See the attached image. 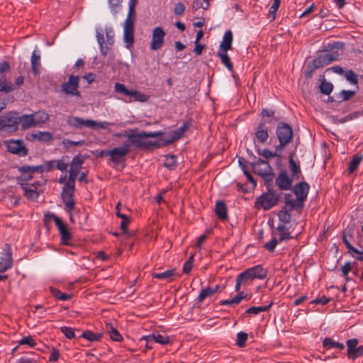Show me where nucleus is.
<instances>
[{
  "label": "nucleus",
  "instance_id": "nucleus-1",
  "mask_svg": "<svg viewBox=\"0 0 363 363\" xmlns=\"http://www.w3.org/2000/svg\"><path fill=\"white\" fill-rule=\"evenodd\" d=\"M164 132L157 131V132H145L143 131L139 133H132L124 135L125 137L128 138L126 143L130 144V147L131 145L135 147L143 150H150L152 147H160L162 146V143L160 141L159 142H151L147 140L149 138H158L163 135Z\"/></svg>",
  "mask_w": 363,
  "mask_h": 363
},
{
  "label": "nucleus",
  "instance_id": "nucleus-2",
  "mask_svg": "<svg viewBox=\"0 0 363 363\" xmlns=\"http://www.w3.org/2000/svg\"><path fill=\"white\" fill-rule=\"evenodd\" d=\"M135 21V7L129 6V11L123 26V40L125 47L130 48L134 43V23Z\"/></svg>",
  "mask_w": 363,
  "mask_h": 363
},
{
  "label": "nucleus",
  "instance_id": "nucleus-3",
  "mask_svg": "<svg viewBox=\"0 0 363 363\" xmlns=\"http://www.w3.org/2000/svg\"><path fill=\"white\" fill-rule=\"evenodd\" d=\"M67 123L73 128H81L89 127L93 129H106L111 124L108 122H96L91 119H83L79 117L69 116L67 118Z\"/></svg>",
  "mask_w": 363,
  "mask_h": 363
},
{
  "label": "nucleus",
  "instance_id": "nucleus-4",
  "mask_svg": "<svg viewBox=\"0 0 363 363\" xmlns=\"http://www.w3.org/2000/svg\"><path fill=\"white\" fill-rule=\"evenodd\" d=\"M18 125L17 113L8 112L0 116V131L13 133L18 130Z\"/></svg>",
  "mask_w": 363,
  "mask_h": 363
},
{
  "label": "nucleus",
  "instance_id": "nucleus-5",
  "mask_svg": "<svg viewBox=\"0 0 363 363\" xmlns=\"http://www.w3.org/2000/svg\"><path fill=\"white\" fill-rule=\"evenodd\" d=\"M279 197V194L274 191H267V192L257 199L255 203L256 208L258 209L269 210L277 204Z\"/></svg>",
  "mask_w": 363,
  "mask_h": 363
},
{
  "label": "nucleus",
  "instance_id": "nucleus-6",
  "mask_svg": "<svg viewBox=\"0 0 363 363\" xmlns=\"http://www.w3.org/2000/svg\"><path fill=\"white\" fill-rule=\"evenodd\" d=\"M277 138L280 142L277 146V150H281L284 147L289 144L293 138V130L291 126L284 123H280L277 129Z\"/></svg>",
  "mask_w": 363,
  "mask_h": 363
},
{
  "label": "nucleus",
  "instance_id": "nucleus-7",
  "mask_svg": "<svg viewBox=\"0 0 363 363\" xmlns=\"http://www.w3.org/2000/svg\"><path fill=\"white\" fill-rule=\"evenodd\" d=\"M79 85V77L78 76H70L67 82L61 85V91L66 95L75 96L80 97V93L78 91Z\"/></svg>",
  "mask_w": 363,
  "mask_h": 363
},
{
  "label": "nucleus",
  "instance_id": "nucleus-8",
  "mask_svg": "<svg viewBox=\"0 0 363 363\" xmlns=\"http://www.w3.org/2000/svg\"><path fill=\"white\" fill-rule=\"evenodd\" d=\"M340 54L337 51H331L319 55L313 61L315 68L323 67L330 63L338 60Z\"/></svg>",
  "mask_w": 363,
  "mask_h": 363
},
{
  "label": "nucleus",
  "instance_id": "nucleus-9",
  "mask_svg": "<svg viewBox=\"0 0 363 363\" xmlns=\"http://www.w3.org/2000/svg\"><path fill=\"white\" fill-rule=\"evenodd\" d=\"M165 32L162 27H156L152 30V40L150 43V49L157 50L160 49L164 43Z\"/></svg>",
  "mask_w": 363,
  "mask_h": 363
},
{
  "label": "nucleus",
  "instance_id": "nucleus-10",
  "mask_svg": "<svg viewBox=\"0 0 363 363\" xmlns=\"http://www.w3.org/2000/svg\"><path fill=\"white\" fill-rule=\"evenodd\" d=\"M130 144L125 141L121 147L111 150V160L116 164L119 163L130 152Z\"/></svg>",
  "mask_w": 363,
  "mask_h": 363
},
{
  "label": "nucleus",
  "instance_id": "nucleus-11",
  "mask_svg": "<svg viewBox=\"0 0 363 363\" xmlns=\"http://www.w3.org/2000/svg\"><path fill=\"white\" fill-rule=\"evenodd\" d=\"M6 146L8 151L13 154L20 156H26L28 154V150L22 140H11L7 143Z\"/></svg>",
  "mask_w": 363,
  "mask_h": 363
},
{
  "label": "nucleus",
  "instance_id": "nucleus-12",
  "mask_svg": "<svg viewBox=\"0 0 363 363\" xmlns=\"http://www.w3.org/2000/svg\"><path fill=\"white\" fill-rule=\"evenodd\" d=\"M251 164L254 172L258 174L262 177L265 176L268 172H272V168L268 162H266L264 160L259 159Z\"/></svg>",
  "mask_w": 363,
  "mask_h": 363
},
{
  "label": "nucleus",
  "instance_id": "nucleus-13",
  "mask_svg": "<svg viewBox=\"0 0 363 363\" xmlns=\"http://www.w3.org/2000/svg\"><path fill=\"white\" fill-rule=\"evenodd\" d=\"M294 178H290L286 172H281L276 179V184L281 190H289L292 186Z\"/></svg>",
  "mask_w": 363,
  "mask_h": 363
},
{
  "label": "nucleus",
  "instance_id": "nucleus-14",
  "mask_svg": "<svg viewBox=\"0 0 363 363\" xmlns=\"http://www.w3.org/2000/svg\"><path fill=\"white\" fill-rule=\"evenodd\" d=\"M13 264V258L11 251H2L0 252V273L9 269Z\"/></svg>",
  "mask_w": 363,
  "mask_h": 363
},
{
  "label": "nucleus",
  "instance_id": "nucleus-15",
  "mask_svg": "<svg viewBox=\"0 0 363 363\" xmlns=\"http://www.w3.org/2000/svg\"><path fill=\"white\" fill-rule=\"evenodd\" d=\"M51 217L53 218L55 224L60 233L62 242L64 244H67V241L69 240L71 237L70 233L67 228V225L65 224L59 217L55 215H51Z\"/></svg>",
  "mask_w": 363,
  "mask_h": 363
},
{
  "label": "nucleus",
  "instance_id": "nucleus-16",
  "mask_svg": "<svg viewBox=\"0 0 363 363\" xmlns=\"http://www.w3.org/2000/svg\"><path fill=\"white\" fill-rule=\"evenodd\" d=\"M308 191L309 185L306 182H300L299 184L295 185L293 189V191L295 194L296 198L303 203L307 198Z\"/></svg>",
  "mask_w": 363,
  "mask_h": 363
},
{
  "label": "nucleus",
  "instance_id": "nucleus-17",
  "mask_svg": "<svg viewBox=\"0 0 363 363\" xmlns=\"http://www.w3.org/2000/svg\"><path fill=\"white\" fill-rule=\"evenodd\" d=\"M303 207V201H301V200L297 198L296 199H293L292 195L290 194L285 195V208L289 209V211H292L293 209H301Z\"/></svg>",
  "mask_w": 363,
  "mask_h": 363
},
{
  "label": "nucleus",
  "instance_id": "nucleus-18",
  "mask_svg": "<svg viewBox=\"0 0 363 363\" xmlns=\"http://www.w3.org/2000/svg\"><path fill=\"white\" fill-rule=\"evenodd\" d=\"M18 121H19V125L21 124L22 130H26L30 128L31 127L36 126L35 118L32 114H24L21 117L18 116Z\"/></svg>",
  "mask_w": 363,
  "mask_h": 363
},
{
  "label": "nucleus",
  "instance_id": "nucleus-19",
  "mask_svg": "<svg viewBox=\"0 0 363 363\" xmlns=\"http://www.w3.org/2000/svg\"><path fill=\"white\" fill-rule=\"evenodd\" d=\"M232 42H233V33L228 30H227L223 36V40L220 45L219 51H225L232 50Z\"/></svg>",
  "mask_w": 363,
  "mask_h": 363
},
{
  "label": "nucleus",
  "instance_id": "nucleus-20",
  "mask_svg": "<svg viewBox=\"0 0 363 363\" xmlns=\"http://www.w3.org/2000/svg\"><path fill=\"white\" fill-rule=\"evenodd\" d=\"M143 340H152L161 345H167L169 342V337L168 336L163 335L159 333H153L152 335L144 336L141 338L140 341H143Z\"/></svg>",
  "mask_w": 363,
  "mask_h": 363
},
{
  "label": "nucleus",
  "instance_id": "nucleus-21",
  "mask_svg": "<svg viewBox=\"0 0 363 363\" xmlns=\"http://www.w3.org/2000/svg\"><path fill=\"white\" fill-rule=\"evenodd\" d=\"M21 188L24 191L25 196L29 199H36L39 196V192L37 191V186L35 184L21 185Z\"/></svg>",
  "mask_w": 363,
  "mask_h": 363
},
{
  "label": "nucleus",
  "instance_id": "nucleus-22",
  "mask_svg": "<svg viewBox=\"0 0 363 363\" xmlns=\"http://www.w3.org/2000/svg\"><path fill=\"white\" fill-rule=\"evenodd\" d=\"M83 162L84 158L82 157L80 155L75 156L70 163L69 173H74L78 175L82 169Z\"/></svg>",
  "mask_w": 363,
  "mask_h": 363
},
{
  "label": "nucleus",
  "instance_id": "nucleus-23",
  "mask_svg": "<svg viewBox=\"0 0 363 363\" xmlns=\"http://www.w3.org/2000/svg\"><path fill=\"white\" fill-rule=\"evenodd\" d=\"M16 89V86L12 84L11 82L7 80L5 75H2L0 77V92L8 94L13 91Z\"/></svg>",
  "mask_w": 363,
  "mask_h": 363
},
{
  "label": "nucleus",
  "instance_id": "nucleus-24",
  "mask_svg": "<svg viewBox=\"0 0 363 363\" xmlns=\"http://www.w3.org/2000/svg\"><path fill=\"white\" fill-rule=\"evenodd\" d=\"M176 274L175 269H171L169 270H167L166 272H161V273H155L153 272L152 274V276L153 278L158 279H164L167 280L168 281H172L174 280V277Z\"/></svg>",
  "mask_w": 363,
  "mask_h": 363
},
{
  "label": "nucleus",
  "instance_id": "nucleus-25",
  "mask_svg": "<svg viewBox=\"0 0 363 363\" xmlns=\"http://www.w3.org/2000/svg\"><path fill=\"white\" fill-rule=\"evenodd\" d=\"M215 212L220 219L225 220L228 218L227 207L223 201L216 202Z\"/></svg>",
  "mask_w": 363,
  "mask_h": 363
},
{
  "label": "nucleus",
  "instance_id": "nucleus-26",
  "mask_svg": "<svg viewBox=\"0 0 363 363\" xmlns=\"http://www.w3.org/2000/svg\"><path fill=\"white\" fill-rule=\"evenodd\" d=\"M249 269L251 271L254 279H263L267 275V269L263 268L262 265H257L249 268Z\"/></svg>",
  "mask_w": 363,
  "mask_h": 363
},
{
  "label": "nucleus",
  "instance_id": "nucleus-27",
  "mask_svg": "<svg viewBox=\"0 0 363 363\" xmlns=\"http://www.w3.org/2000/svg\"><path fill=\"white\" fill-rule=\"evenodd\" d=\"M106 330L109 334L111 340L118 342L123 340L121 335L118 333L116 328H114L111 323H106Z\"/></svg>",
  "mask_w": 363,
  "mask_h": 363
},
{
  "label": "nucleus",
  "instance_id": "nucleus-28",
  "mask_svg": "<svg viewBox=\"0 0 363 363\" xmlns=\"http://www.w3.org/2000/svg\"><path fill=\"white\" fill-rule=\"evenodd\" d=\"M255 136L260 143H264L266 142L269 137V134L264 123H260L255 133Z\"/></svg>",
  "mask_w": 363,
  "mask_h": 363
},
{
  "label": "nucleus",
  "instance_id": "nucleus-29",
  "mask_svg": "<svg viewBox=\"0 0 363 363\" xmlns=\"http://www.w3.org/2000/svg\"><path fill=\"white\" fill-rule=\"evenodd\" d=\"M18 171L22 174L26 173H35L37 172H43L45 171L44 164L38 166H28L24 165L18 168Z\"/></svg>",
  "mask_w": 363,
  "mask_h": 363
},
{
  "label": "nucleus",
  "instance_id": "nucleus-30",
  "mask_svg": "<svg viewBox=\"0 0 363 363\" xmlns=\"http://www.w3.org/2000/svg\"><path fill=\"white\" fill-rule=\"evenodd\" d=\"M218 286H216L214 288L208 286L203 289L197 298L198 301L202 302L206 298L213 296L218 291Z\"/></svg>",
  "mask_w": 363,
  "mask_h": 363
},
{
  "label": "nucleus",
  "instance_id": "nucleus-31",
  "mask_svg": "<svg viewBox=\"0 0 363 363\" xmlns=\"http://www.w3.org/2000/svg\"><path fill=\"white\" fill-rule=\"evenodd\" d=\"M40 67V56L36 54L35 51H34L32 54L31 57V68L32 72L35 75L39 74V69Z\"/></svg>",
  "mask_w": 363,
  "mask_h": 363
},
{
  "label": "nucleus",
  "instance_id": "nucleus-32",
  "mask_svg": "<svg viewBox=\"0 0 363 363\" xmlns=\"http://www.w3.org/2000/svg\"><path fill=\"white\" fill-rule=\"evenodd\" d=\"M184 135V133L178 128L177 130H174L171 135L170 138L162 140L161 142L162 146H164L169 144H171L174 143V141L177 140L178 139L181 138Z\"/></svg>",
  "mask_w": 363,
  "mask_h": 363
},
{
  "label": "nucleus",
  "instance_id": "nucleus-33",
  "mask_svg": "<svg viewBox=\"0 0 363 363\" xmlns=\"http://www.w3.org/2000/svg\"><path fill=\"white\" fill-rule=\"evenodd\" d=\"M184 135V133L178 128L177 130H174L171 135L170 138L162 140L161 142L162 146H164L169 144H171L174 143V141L177 140L178 139L181 138Z\"/></svg>",
  "mask_w": 363,
  "mask_h": 363
},
{
  "label": "nucleus",
  "instance_id": "nucleus-34",
  "mask_svg": "<svg viewBox=\"0 0 363 363\" xmlns=\"http://www.w3.org/2000/svg\"><path fill=\"white\" fill-rule=\"evenodd\" d=\"M184 135V133L178 128L177 130H174L171 135L170 138L162 140L161 142L162 146H164L169 144H171L174 143V141L177 140L178 139L181 138Z\"/></svg>",
  "mask_w": 363,
  "mask_h": 363
},
{
  "label": "nucleus",
  "instance_id": "nucleus-35",
  "mask_svg": "<svg viewBox=\"0 0 363 363\" xmlns=\"http://www.w3.org/2000/svg\"><path fill=\"white\" fill-rule=\"evenodd\" d=\"M346 344L347 347V357L349 359H352V357H353L355 350H357V347L358 340L356 338L347 340Z\"/></svg>",
  "mask_w": 363,
  "mask_h": 363
},
{
  "label": "nucleus",
  "instance_id": "nucleus-36",
  "mask_svg": "<svg viewBox=\"0 0 363 363\" xmlns=\"http://www.w3.org/2000/svg\"><path fill=\"white\" fill-rule=\"evenodd\" d=\"M81 337L90 342H97L101 340L102 335L101 333H94L91 330H86L82 333Z\"/></svg>",
  "mask_w": 363,
  "mask_h": 363
},
{
  "label": "nucleus",
  "instance_id": "nucleus-37",
  "mask_svg": "<svg viewBox=\"0 0 363 363\" xmlns=\"http://www.w3.org/2000/svg\"><path fill=\"white\" fill-rule=\"evenodd\" d=\"M246 297L244 292H239L233 298L228 300H223L220 302L221 305L230 306L233 304H238L242 299Z\"/></svg>",
  "mask_w": 363,
  "mask_h": 363
},
{
  "label": "nucleus",
  "instance_id": "nucleus-38",
  "mask_svg": "<svg viewBox=\"0 0 363 363\" xmlns=\"http://www.w3.org/2000/svg\"><path fill=\"white\" fill-rule=\"evenodd\" d=\"M33 115L36 126L45 123L49 119V115L45 111H40Z\"/></svg>",
  "mask_w": 363,
  "mask_h": 363
},
{
  "label": "nucleus",
  "instance_id": "nucleus-39",
  "mask_svg": "<svg viewBox=\"0 0 363 363\" xmlns=\"http://www.w3.org/2000/svg\"><path fill=\"white\" fill-rule=\"evenodd\" d=\"M32 135L33 138L43 142L50 141L53 139L52 134L49 132L38 131L36 133L33 134Z\"/></svg>",
  "mask_w": 363,
  "mask_h": 363
},
{
  "label": "nucleus",
  "instance_id": "nucleus-40",
  "mask_svg": "<svg viewBox=\"0 0 363 363\" xmlns=\"http://www.w3.org/2000/svg\"><path fill=\"white\" fill-rule=\"evenodd\" d=\"M218 56L221 60L222 63L230 70H233V65L225 51H218Z\"/></svg>",
  "mask_w": 363,
  "mask_h": 363
},
{
  "label": "nucleus",
  "instance_id": "nucleus-41",
  "mask_svg": "<svg viewBox=\"0 0 363 363\" xmlns=\"http://www.w3.org/2000/svg\"><path fill=\"white\" fill-rule=\"evenodd\" d=\"M164 166L170 170L174 169L177 166V157L174 155L165 156Z\"/></svg>",
  "mask_w": 363,
  "mask_h": 363
},
{
  "label": "nucleus",
  "instance_id": "nucleus-42",
  "mask_svg": "<svg viewBox=\"0 0 363 363\" xmlns=\"http://www.w3.org/2000/svg\"><path fill=\"white\" fill-rule=\"evenodd\" d=\"M362 160V156L358 155H354L352 160L350 162L348 168L349 173H352L354 170H356Z\"/></svg>",
  "mask_w": 363,
  "mask_h": 363
},
{
  "label": "nucleus",
  "instance_id": "nucleus-43",
  "mask_svg": "<svg viewBox=\"0 0 363 363\" xmlns=\"http://www.w3.org/2000/svg\"><path fill=\"white\" fill-rule=\"evenodd\" d=\"M127 96L133 97L135 101H138L140 102H145L148 99V96L146 94H142L141 92L137 90L129 91V94H128Z\"/></svg>",
  "mask_w": 363,
  "mask_h": 363
},
{
  "label": "nucleus",
  "instance_id": "nucleus-44",
  "mask_svg": "<svg viewBox=\"0 0 363 363\" xmlns=\"http://www.w3.org/2000/svg\"><path fill=\"white\" fill-rule=\"evenodd\" d=\"M289 167L291 171V177L294 179L298 176V174L301 173V169L299 164H298L293 159V157L291 156L289 158Z\"/></svg>",
  "mask_w": 363,
  "mask_h": 363
},
{
  "label": "nucleus",
  "instance_id": "nucleus-45",
  "mask_svg": "<svg viewBox=\"0 0 363 363\" xmlns=\"http://www.w3.org/2000/svg\"><path fill=\"white\" fill-rule=\"evenodd\" d=\"M272 304L273 303L271 302L268 306H266L251 307L246 311V313L257 315L261 312L267 311L271 308Z\"/></svg>",
  "mask_w": 363,
  "mask_h": 363
},
{
  "label": "nucleus",
  "instance_id": "nucleus-46",
  "mask_svg": "<svg viewBox=\"0 0 363 363\" xmlns=\"http://www.w3.org/2000/svg\"><path fill=\"white\" fill-rule=\"evenodd\" d=\"M333 89L332 83L326 82L325 79L323 80L320 85V90L322 94L328 95L331 93Z\"/></svg>",
  "mask_w": 363,
  "mask_h": 363
},
{
  "label": "nucleus",
  "instance_id": "nucleus-47",
  "mask_svg": "<svg viewBox=\"0 0 363 363\" xmlns=\"http://www.w3.org/2000/svg\"><path fill=\"white\" fill-rule=\"evenodd\" d=\"M290 211H289V209L285 208L284 209L280 211L278 214L280 220L282 221L283 223H289L291 220Z\"/></svg>",
  "mask_w": 363,
  "mask_h": 363
},
{
  "label": "nucleus",
  "instance_id": "nucleus-48",
  "mask_svg": "<svg viewBox=\"0 0 363 363\" xmlns=\"http://www.w3.org/2000/svg\"><path fill=\"white\" fill-rule=\"evenodd\" d=\"M50 291H51L52 296L59 300L66 301V300H68L70 298L69 295H68L65 293H62L60 291H59L58 289H56L54 288H50Z\"/></svg>",
  "mask_w": 363,
  "mask_h": 363
},
{
  "label": "nucleus",
  "instance_id": "nucleus-49",
  "mask_svg": "<svg viewBox=\"0 0 363 363\" xmlns=\"http://www.w3.org/2000/svg\"><path fill=\"white\" fill-rule=\"evenodd\" d=\"M62 199L68 212L70 213L72 210L74 209L75 201L74 199V196L65 197Z\"/></svg>",
  "mask_w": 363,
  "mask_h": 363
},
{
  "label": "nucleus",
  "instance_id": "nucleus-50",
  "mask_svg": "<svg viewBox=\"0 0 363 363\" xmlns=\"http://www.w3.org/2000/svg\"><path fill=\"white\" fill-rule=\"evenodd\" d=\"M74 191L75 187L64 185L61 193V198L74 196Z\"/></svg>",
  "mask_w": 363,
  "mask_h": 363
},
{
  "label": "nucleus",
  "instance_id": "nucleus-51",
  "mask_svg": "<svg viewBox=\"0 0 363 363\" xmlns=\"http://www.w3.org/2000/svg\"><path fill=\"white\" fill-rule=\"evenodd\" d=\"M247 334L244 332H240L237 335L236 344L238 346L242 347L245 345V342L247 340Z\"/></svg>",
  "mask_w": 363,
  "mask_h": 363
},
{
  "label": "nucleus",
  "instance_id": "nucleus-52",
  "mask_svg": "<svg viewBox=\"0 0 363 363\" xmlns=\"http://www.w3.org/2000/svg\"><path fill=\"white\" fill-rule=\"evenodd\" d=\"M345 78L348 82L352 84H357L358 82L357 75L352 70H349L344 74Z\"/></svg>",
  "mask_w": 363,
  "mask_h": 363
},
{
  "label": "nucleus",
  "instance_id": "nucleus-53",
  "mask_svg": "<svg viewBox=\"0 0 363 363\" xmlns=\"http://www.w3.org/2000/svg\"><path fill=\"white\" fill-rule=\"evenodd\" d=\"M279 233V240H284L291 238L289 232L286 230L284 225H279L277 228Z\"/></svg>",
  "mask_w": 363,
  "mask_h": 363
},
{
  "label": "nucleus",
  "instance_id": "nucleus-54",
  "mask_svg": "<svg viewBox=\"0 0 363 363\" xmlns=\"http://www.w3.org/2000/svg\"><path fill=\"white\" fill-rule=\"evenodd\" d=\"M281 0H274L272 6L269 9V16L272 17V21L276 18V13L280 6Z\"/></svg>",
  "mask_w": 363,
  "mask_h": 363
},
{
  "label": "nucleus",
  "instance_id": "nucleus-55",
  "mask_svg": "<svg viewBox=\"0 0 363 363\" xmlns=\"http://www.w3.org/2000/svg\"><path fill=\"white\" fill-rule=\"evenodd\" d=\"M262 178L264 180L265 186H267L268 191H273V174L272 173V172H268L265 176H263Z\"/></svg>",
  "mask_w": 363,
  "mask_h": 363
},
{
  "label": "nucleus",
  "instance_id": "nucleus-56",
  "mask_svg": "<svg viewBox=\"0 0 363 363\" xmlns=\"http://www.w3.org/2000/svg\"><path fill=\"white\" fill-rule=\"evenodd\" d=\"M257 152L259 155H262V157H264L266 159H269V158L274 157H279V158L281 157L280 155H277L276 152H274V153L272 152V151H270L268 149L258 150Z\"/></svg>",
  "mask_w": 363,
  "mask_h": 363
},
{
  "label": "nucleus",
  "instance_id": "nucleus-57",
  "mask_svg": "<svg viewBox=\"0 0 363 363\" xmlns=\"http://www.w3.org/2000/svg\"><path fill=\"white\" fill-rule=\"evenodd\" d=\"M60 330L65 336L69 340L73 339L75 337L74 330L72 328L63 326L61 327Z\"/></svg>",
  "mask_w": 363,
  "mask_h": 363
},
{
  "label": "nucleus",
  "instance_id": "nucleus-58",
  "mask_svg": "<svg viewBox=\"0 0 363 363\" xmlns=\"http://www.w3.org/2000/svg\"><path fill=\"white\" fill-rule=\"evenodd\" d=\"M23 345H28V346L33 347L36 345V343L35 342L34 340L32 338L31 336H27L22 338L18 342V346Z\"/></svg>",
  "mask_w": 363,
  "mask_h": 363
},
{
  "label": "nucleus",
  "instance_id": "nucleus-59",
  "mask_svg": "<svg viewBox=\"0 0 363 363\" xmlns=\"http://www.w3.org/2000/svg\"><path fill=\"white\" fill-rule=\"evenodd\" d=\"M355 96V91H347L342 90L340 92V96L342 98V101H348L349 99L353 98Z\"/></svg>",
  "mask_w": 363,
  "mask_h": 363
},
{
  "label": "nucleus",
  "instance_id": "nucleus-60",
  "mask_svg": "<svg viewBox=\"0 0 363 363\" xmlns=\"http://www.w3.org/2000/svg\"><path fill=\"white\" fill-rule=\"evenodd\" d=\"M34 173H26V174H23V175L18 177L17 178V181H18V183L21 185H24V182H28V181H30L31 180L33 177V174Z\"/></svg>",
  "mask_w": 363,
  "mask_h": 363
},
{
  "label": "nucleus",
  "instance_id": "nucleus-61",
  "mask_svg": "<svg viewBox=\"0 0 363 363\" xmlns=\"http://www.w3.org/2000/svg\"><path fill=\"white\" fill-rule=\"evenodd\" d=\"M118 217L123 219L121 223V228L123 232H125L127 230L128 225L129 223V219L125 214H122L121 213H118Z\"/></svg>",
  "mask_w": 363,
  "mask_h": 363
},
{
  "label": "nucleus",
  "instance_id": "nucleus-62",
  "mask_svg": "<svg viewBox=\"0 0 363 363\" xmlns=\"http://www.w3.org/2000/svg\"><path fill=\"white\" fill-rule=\"evenodd\" d=\"M115 91L117 93L123 94L126 96L128 95V94H129V90L126 89L124 84L121 83H116Z\"/></svg>",
  "mask_w": 363,
  "mask_h": 363
},
{
  "label": "nucleus",
  "instance_id": "nucleus-63",
  "mask_svg": "<svg viewBox=\"0 0 363 363\" xmlns=\"http://www.w3.org/2000/svg\"><path fill=\"white\" fill-rule=\"evenodd\" d=\"M122 0H108V4L113 13L117 12V9L120 7Z\"/></svg>",
  "mask_w": 363,
  "mask_h": 363
},
{
  "label": "nucleus",
  "instance_id": "nucleus-64",
  "mask_svg": "<svg viewBox=\"0 0 363 363\" xmlns=\"http://www.w3.org/2000/svg\"><path fill=\"white\" fill-rule=\"evenodd\" d=\"M55 163H56V167L59 170H60L62 172L67 170V167H68V162H66L64 159L55 161Z\"/></svg>",
  "mask_w": 363,
  "mask_h": 363
}]
</instances>
